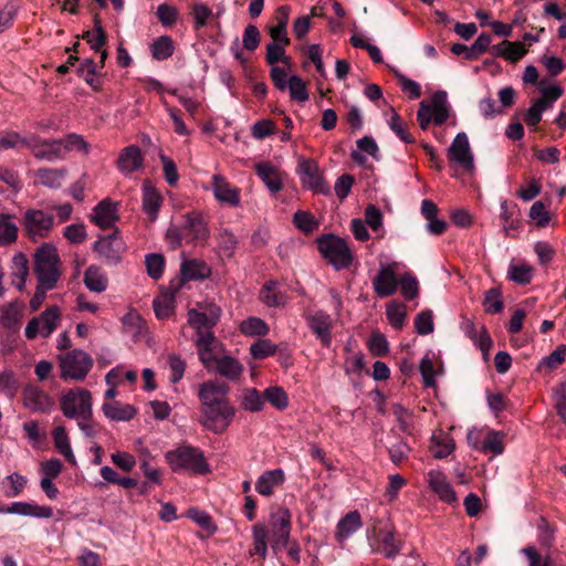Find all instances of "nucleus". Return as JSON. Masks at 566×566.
Returning a JSON list of instances; mask_svg holds the SVG:
<instances>
[{"instance_id":"40","label":"nucleus","mask_w":566,"mask_h":566,"mask_svg":"<svg viewBox=\"0 0 566 566\" xmlns=\"http://www.w3.org/2000/svg\"><path fill=\"white\" fill-rule=\"evenodd\" d=\"M290 8L286 6L280 7L277 10V24L270 28V35L274 41H280L283 44H289L290 40L286 35V25L289 22Z\"/></svg>"},{"instance_id":"61","label":"nucleus","mask_w":566,"mask_h":566,"mask_svg":"<svg viewBox=\"0 0 566 566\" xmlns=\"http://www.w3.org/2000/svg\"><path fill=\"white\" fill-rule=\"evenodd\" d=\"M29 142H31V135L23 137L19 133L8 132L3 136H0V150L21 146L29 148Z\"/></svg>"},{"instance_id":"35","label":"nucleus","mask_w":566,"mask_h":566,"mask_svg":"<svg viewBox=\"0 0 566 566\" xmlns=\"http://www.w3.org/2000/svg\"><path fill=\"white\" fill-rule=\"evenodd\" d=\"M28 259L23 253H17L12 258L11 274L12 284L22 291L25 286V281L29 275Z\"/></svg>"},{"instance_id":"6","label":"nucleus","mask_w":566,"mask_h":566,"mask_svg":"<svg viewBox=\"0 0 566 566\" xmlns=\"http://www.w3.org/2000/svg\"><path fill=\"white\" fill-rule=\"evenodd\" d=\"M59 359L61 378L65 380H84L93 366L92 357L81 349H73L65 355H60Z\"/></svg>"},{"instance_id":"12","label":"nucleus","mask_w":566,"mask_h":566,"mask_svg":"<svg viewBox=\"0 0 566 566\" xmlns=\"http://www.w3.org/2000/svg\"><path fill=\"white\" fill-rule=\"evenodd\" d=\"M230 387L228 384L219 380H207L198 387V398L201 408L218 406L221 403L230 402L229 400Z\"/></svg>"},{"instance_id":"52","label":"nucleus","mask_w":566,"mask_h":566,"mask_svg":"<svg viewBox=\"0 0 566 566\" xmlns=\"http://www.w3.org/2000/svg\"><path fill=\"white\" fill-rule=\"evenodd\" d=\"M431 452L434 458H447L454 450V442L449 437H433L431 441Z\"/></svg>"},{"instance_id":"19","label":"nucleus","mask_w":566,"mask_h":566,"mask_svg":"<svg viewBox=\"0 0 566 566\" xmlns=\"http://www.w3.org/2000/svg\"><path fill=\"white\" fill-rule=\"evenodd\" d=\"M23 406L31 412H49L54 406L53 399L41 388L29 385L22 392Z\"/></svg>"},{"instance_id":"64","label":"nucleus","mask_w":566,"mask_h":566,"mask_svg":"<svg viewBox=\"0 0 566 566\" xmlns=\"http://www.w3.org/2000/svg\"><path fill=\"white\" fill-rule=\"evenodd\" d=\"M549 107L546 98L537 99L526 112L525 122L530 126H536L541 119L543 112Z\"/></svg>"},{"instance_id":"9","label":"nucleus","mask_w":566,"mask_h":566,"mask_svg":"<svg viewBox=\"0 0 566 566\" xmlns=\"http://www.w3.org/2000/svg\"><path fill=\"white\" fill-rule=\"evenodd\" d=\"M297 174L304 188L317 193L329 195V187L324 181L315 160L302 158L298 161Z\"/></svg>"},{"instance_id":"50","label":"nucleus","mask_w":566,"mask_h":566,"mask_svg":"<svg viewBox=\"0 0 566 566\" xmlns=\"http://www.w3.org/2000/svg\"><path fill=\"white\" fill-rule=\"evenodd\" d=\"M19 389L18 379L12 370L0 373V395L7 398H13Z\"/></svg>"},{"instance_id":"31","label":"nucleus","mask_w":566,"mask_h":566,"mask_svg":"<svg viewBox=\"0 0 566 566\" xmlns=\"http://www.w3.org/2000/svg\"><path fill=\"white\" fill-rule=\"evenodd\" d=\"M260 300L269 307H280L287 303V295L276 281L266 282L260 291Z\"/></svg>"},{"instance_id":"38","label":"nucleus","mask_w":566,"mask_h":566,"mask_svg":"<svg viewBox=\"0 0 566 566\" xmlns=\"http://www.w3.org/2000/svg\"><path fill=\"white\" fill-rule=\"evenodd\" d=\"M180 272L185 281H191L207 277L210 269L205 262L193 259L182 262Z\"/></svg>"},{"instance_id":"37","label":"nucleus","mask_w":566,"mask_h":566,"mask_svg":"<svg viewBox=\"0 0 566 566\" xmlns=\"http://www.w3.org/2000/svg\"><path fill=\"white\" fill-rule=\"evenodd\" d=\"M55 448L72 465H76V459L72 451L66 429L62 426L56 427L52 432Z\"/></svg>"},{"instance_id":"32","label":"nucleus","mask_w":566,"mask_h":566,"mask_svg":"<svg viewBox=\"0 0 566 566\" xmlns=\"http://www.w3.org/2000/svg\"><path fill=\"white\" fill-rule=\"evenodd\" d=\"M35 181L44 187L57 189L67 176L66 168H39L35 172Z\"/></svg>"},{"instance_id":"29","label":"nucleus","mask_w":566,"mask_h":566,"mask_svg":"<svg viewBox=\"0 0 566 566\" xmlns=\"http://www.w3.org/2000/svg\"><path fill=\"white\" fill-rule=\"evenodd\" d=\"M428 482L432 491L437 493L443 502L452 503L455 501V493L443 473L431 470L428 473Z\"/></svg>"},{"instance_id":"2","label":"nucleus","mask_w":566,"mask_h":566,"mask_svg":"<svg viewBox=\"0 0 566 566\" xmlns=\"http://www.w3.org/2000/svg\"><path fill=\"white\" fill-rule=\"evenodd\" d=\"M33 269L38 283L54 289L62 275L61 260L56 248L50 243L41 244L33 254Z\"/></svg>"},{"instance_id":"27","label":"nucleus","mask_w":566,"mask_h":566,"mask_svg":"<svg viewBox=\"0 0 566 566\" xmlns=\"http://www.w3.org/2000/svg\"><path fill=\"white\" fill-rule=\"evenodd\" d=\"M307 323L312 332L321 339L326 347L331 345V316L322 311L307 317Z\"/></svg>"},{"instance_id":"28","label":"nucleus","mask_w":566,"mask_h":566,"mask_svg":"<svg viewBox=\"0 0 566 566\" xmlns=\"http://www.w3.org/2000/svg\"><path fill=\"white\" fill-rule=\"evenodd\" d=\"M161 203L163 197L160 192L149 181H144L143 209L150 221H155L157 219Z\"/></svg>"},{"instance_id":"25","label":"nucleus","mask_w":566,"mask_h":566,"mask_svg":"<svg viewBox=\"0 0 566 566\" xmlns=\"http://www.w3.org/2000/svg\"><path fill=\"white\" fill-rule=\"evenodd\" d=\"M243 370L244 367L238 359L229 355H223L217 358L211 371L218 373L231 381H237Z\"/></svg>"},{"instance_id":"5","label":"nucleus","mask_w":566,"mask_h":566,"mask_svg":"<svg viewBox=\"0 0 566 566\" xmlns=\"http://www.w3.org/2000/svg\"><path fill=\"white\" fill-rule=\"evenodd\" d=\"M235 416V408L231 402L221 403L200 409L199 422L207 430L221 434L223 433Z\"/></svg>"},{"instance_id":"18","label":"nucleus","mask_w":566,"mask_h":566,"mask_svg":"<svg viewBox=\"0 0 566 566\" xmlns=\"http://www.w3.org/2000/svg\"><path fill=\"white\" fill-rule=\"evenodd\" d=\"M448 157L468 171L474 169V158L465 133H459L454 137L448 149Z\"/></svg>"},{"instance_id":"54","label":"nucleus","mask_w":566,"mask_h":566,"mask_svg":"<svg viewBox=\"0 0 566 566\" xmlns=\"http://www.w3.org/2000/svg\"><path fill=\"white\" fill-rule=\"evenodd\" d=\"M400 285L401 294L405 300L410 301L418 296L419 294V283L415 275L410 273L403 274L398 282V286Z\"/></svg>"},{"instance_id":"7","label":"nucleus","mask_w":566,"mask_h":566,"mask_svg":"<svg viewBox=\"0 0 566 566\" xmlns=\"http://www.w3.org/2000/svg\"><path fill=\"white\" fill-rule=\"evenodd\" d=\"M61 410L66 418L78 419L93 416L91 392L83 388L70 389L61 398Z\"/></svg>"},{"instance_id":"49","label":"nucleus","mask_w":566,"mask_h":566,"mask_svg":"<svg viewBox=\"0 0 566 566\" xmlns=\"http://www.w3.org/2000/svg\"><path fill=\"white\" fill-rule=\"evenodd\" d=\"M240 331L248 336H264L269 333L268 324L259 317H250L240 324Z\"/></svg>"},{"instance_id":"36","label":"nucleus","mask_w":566,"mask_h":566,"mask_svg":"<svg viewBox=\"0 0 566 566\" xmlns=\"http://www.w3.org/2000/svg\"><path fill=\"white\" fill-rule=\"evenodd\" d=\"M84 283L90 291L102 293L107 289L108 281L101 268L90 265L84 273Z\"/></svg>"},{"instance_id":"23","label":"nucleus","mask_w":566,"mask_h":566,"mask_svg":"<svg viewBox=\"0 0 566 566\" xmlns=\"http://www.w3.org/2000/svg\"><path fill=\"white\" fill-rule=\"evenodd\" d=\"M255 172L270 192L276 193L282 189L280 170L269 161H260L254 166Z\"/></svg>"},{"instance_id":"44","label":"nucleus","mask_w":566,"mask_h":566,"mask_svg":"<svg viewBox=\"0 0 566 566\" xmlns=\"http://www.w3.org/2000/svg\"><path fill=\"white\" fill-rule=\"evenodd\" d=\"M386 316L388 322L395 329H400L405 324L407 308L402 303L391 301L386 306Z\"/></svg>"},{"instance_id":"46","label":"nucleus","mask_w":566,"mask_h":566,"mask_svg":"<svg viewBox=\"0 0 566 566\" xmlns=\"http://www.w3.org/2000/svg\"><path fill=\"white\" fill-rule=\"evenodd\" d=\"M504 434L495 431L489 430L486 436L481 444V452L488 453L491 452L494 455L502 454L504 451Z\"/></svg>"},{"instance_id":"43","label":"nucleus","mask_w":566,"mask_h":566,"mask_svg":"<svg viewBox=\"0 0 566 566\" xmlns=\"http://www.w3.org/2000/svg\"><path fill=\"white\" fill-rule=\"evenodd\" d=\"M294 226L305 234H311L319 227L318 220L305 210H297L293 216Z\"/></svg>"},{"instance_id":"30","label":"nucleus","mask_w":566,"mask_h":566,"mask_svg":"<svg viewBox=\"0 0 566 566\" xmlns=\"http://www.w3.org/2000/svg\"><path fill=\"white\" fill-rule=\"evenodd\" d=\"M102 410L111 421H129L136 415L134 406L117 400L103 403Z\"/></svg>"},{"instance_id":"13","label":"nucleus","mask_w":566,"mask_h":566,"mask_svg":"<svg viewBox=\"0 0 566 566\" xmlns=\"http://www.w3.org/2000/svg\"><path fill=\"white\" fill-rule=\"evenodd\" d=\"M94 251L98 253L99 258L104 259L108 264H117L125 250V243L119 235L118 230L112 234L101 237L93 247Z\"/></svg>"},{"instance_id":"60","label":"nucleus","mask_w":566,"mask_h":566,"mask_svg":"<svg viewBox=\"0 0 566 566\" xmlns=\"http://www.w3.org/2000/svg\"><path fill=\"white\" fill-rule=\"evenodd\" d=\"M287 88L290 91L291 98L294 101L306 102L310 97L305 82L297 75H292L289 78Z\"/></svg>"},{"instance_id":"34","label":"nucleus","mask_w":566,"mask_h":566,"mask_svg":"<svg viewBox=\"0 0 566 566\" xmlns=\"http://www.w3.org/2000/svg\"><path fill=\"white\" fill-rule=\"evenodd\" d=\"M433 123L442 125L450 115V105L448 103V95L444 91H437L432 98L431 105Z\"/></svg>"},{"instance_id":"57","label":"nucleus","mask_w":566,"mask_h":566,"mask_svg":"<svg viewBox=\"0 0 566 566\" xmlns=\"http://www.w3.org/2000/svg\"><path fill=\"white\" fill-rule=\"evenodd\" d=\"M280 41H274L266 45V62L271 65L275 64L279 61H282L285 64H290V57L285 55L284 46Z\"/></svg>"},{"instance_id":"39","label":"nucleus","mask_w":566,"mask_h":566,"mask_svg":"<svg viewBox=\"0 0 566 566\" xmlns=\"http://www.w3.org/2000/svg\"><path fill=\"white\" fill-rule=\"evenodd\" d=\"M238 240L228 230H221L217 237V252L221 259H231L235 252Z\"/></svg>"},{"instance_id":"10","label":"nucleus","mask_w":566,"mask_h":566,"mask_svg":"<svg viewBox=\"0 0 566 566\" xmlns=\"http://www.w3.org/2000/svg\"><path fill=\"white\" fill-rule=\"evenodd\" d=\"M193 342L199 360L208 371H211L218 355L224 350L222 344L218 342L213 332H200Z\"/></svg>"},{"instance_id":"4","label":"nucleus","mask_w":566,"mask_h":566,"mask_svg":"<svg viewBox=\"0 0 566 566\" xmlns=\"http://www.w3.org/2000/svg\"><path fill=\"white\" fill-rule=\"evenodd\" d=\"M317 248L323 255L336 270L349 268L353 262V252L346 240L334 235L324 234L317 239Z\"/></svg>"},{"instance_id":"48","label":"nucleus","mask_w":566,"mask_h":566,"mask_svg":"<svg viewBox=\"0 0 566 566\" xmlns=\"http://www.w3.org/2000/svg\"><path fill=\"white\" fill-rule=\"evenodd\" d=\"M241 406L244 410L256 412L262 410L264 400L254 388L244 389L240 396Z\"/></svg>"},{"instance_id":"24","label":"nucleus","mask_w":566,"mask_h":566,"mask_svg":"<svg viewBox=\"0 0 566 566\" xmlns=\"http://www.w3.org/2000/svg\"><path fill=\"white\" fill-rule=\"evenodd\" d=\"M285 481V474L282 469H274L263 472L255 482V490L263 496H270L274 490Z\"/></svg>"},{"instance_id":"58","label":"nucleus","mask_w":566,"mask_h":566,"mask_svg":"<svg viewBox=\"0 0 566 566\" xmlns=\"http://www.w3.org/2000/svg\"><path fill=\"white\" fill-rule=\"evenodd\" d=\"M483 305L486 313L496 314L502 312L503 301L501 291L497 287H493L486 291Z\"/></svg>"},{"instance_id":"63","label":"nucleus","mask_w":566,"mask_h":566,"mask_svg":"<svg viewBox=\"0 0 566 566\" xmlns=\"http://www.w3.org/2000/svg\"><path fill=\"white\" fill-rule=\"evenodd\" d=\"M395 76L398 78L401 90L408 94L410 98L416 99L421 96V86L418 82L406 77L398 70L390 67Z\"/></svg>"},{"instance_id":"42","label":"nucleus","mask_w":566,"mask_h":566,"mask_svg":"<svg viewBox=\"0 0 566 566\" xmlns=\"http://www.w3.org/2000/svg\"><path fill=\"white\" fill-rule=\"evenodd\" d=\"M60 308L57 306H51L38 316L42 337L46 338L55 331L60 323Z\"/></svg>"},{"instance_id":"33","label":"nucleus","mask_w":566,"mask_h":566,"mask_svg":"<svg viewBox=\"0 0 566 566\" xmlns=\"http://www.w3.org/2000/svg\"><path fill=\"white\" fill-rule=\"evenodd\" d=\"M11 509L14 515L36 518H51L53 516V510L50 506L31 502H13L11 503Z\"/></svg>"},{"instance_id":"56","label":"nucleus","mask_w":566,"mask_h":566,"mask_svg":"<svg viewBox=\"0 0 566 566\" xmlns=\"http://www.w3.org/2000/svg\"><path fill=\"white\" fill-rule=\"evenodd\" d=\"M122 323L127 333L138 335L145 327V322L135 310H129L122 318Z\"/></svg>"},{"instance_id":"1","label":"nucleus","mask_w":566,"mask_h":566,"mask_svg":"<svg viewBox=\"0 0 566 566\" xmlns=\"http://www.w3.org/2000/svg\"><path fill=\"white\" fill-rule=\"evenodd\" d=\"M208 237V224L202 214L197 211L187 213L180 226H170L166 233V239L172 249L181 247L184 242L203 241Z\"/></svg>"},{"instance_id":"26","label":"nucleus","mask_w":566,"mask_h":566,"mask_svg":"<svg viewBox=\"0 0 566 566\" xmlns=\"http://www.w3.org/2000/svg\"><path fill=\"white\" fill-rule=\"evenodd\" d=\"M490 52L493 56L503 57L511 63H515L527 53V50L521 42L504 40L499 44L492 45Z\"/></svg>"},{"instance_id":"11","label":"nucleus","mask_w":566,"mask_h":566,"mask_svg":"<svg viewBox=\"0 0 566 566\" xmlns=\"http://www.w3.org/2000/svg\"><path fill=\"white\" fill-rule=\"evenodd\" d=\"M369 545L373 552L380 553L388 559L398 556L402 548V542L396 537L394 527L382 528L378 534L369 536Z\"/></svg>"},{"instance_id":"16","label":"nucleus","mask_w":566,"mask_h":566,"mask_svg":"<svg viewBox=\"0 0 566 566\" xmlns=\"http://www.w3.org/2000/svg\"><path fill=\"white\" fill-rule=\"evenodd\" d=\"M29 149L35 158L50 163L62 160L65 157L61 139L44 140L32 134L31 142H29Z\"/></svg>"},{"instance_id":"14","label":"nucleus","mask_w":566,"mask_h":566,"mask_svg":"<svg viewBox=\"0 0 566 566\" xmlns=\"http://www.w3.org/2000/svg\"><path fill=\"white\" fill-rule=\"evenodd\" d=\"M221 310L216 304H208L202 310L191 308L188 312V323L196 331V335L205 332H212V327L220 319Z\"/></svg>"},{"instance_id":"55","label":"nucleus","mask_w":566,"mask_h":566,"mask_svg":"<svg viewBox=\"0 0 566 566\" xmlns=\"http://www.w3.org/2000/svg\"><path fill=\"white\" fill-rule=\"evenodd\" d=\"M264 398L276 409L283 410L289 406V397L284 389L279 386L269 387L264 390Z\"/></svg>"},{"instance_id":"15","label":"nucleus","mask_w":566,"mask_h":566,"mask_svg":"<svg viewBox=\"0 0 566 566\" xmlns=\"http://www.w3.org/2000/svg\"><path fill=\"white\" fill-rule=\"evenodd\" d=\"M397 263L380 264L378 273L373 279V287L377 296L384 298L394 295L398 289L396 275Z\"/></svg>"},{"instance_id":"17","label":"nucleus","mask_w":566,"mask_h":566,"mask_svg":"<svg viewBox=\"0 0 566 566\" xmlns=\"http://www.w3.org/2000/svg\"><path fill=\"white\" fill-rule=\"evenodd\" d=\"M291 533V514L287 510H279L271 515L272 548L281 549L286 546Z\"/></svg>"},{"instance_id":"47","label":"nucleus","mask_w":566,"mask_h":566,"mask_svg":"<svg viewBox=\"0 0 566 566\" xmlns=\"http://www.w3.org/2000/svg\"><path fill=\"white\" fill-rule=\"evenodd\" d=\"M358 150L353 151V158L359 165L364 164V156L360 153L370 155L373 158L378 159V146L373 137L365 136L357 140Z\"/></svg>"},{"instance_id":"21","label":"nucleus","mask_w":566,"mask_h":566,"mask_svg":"<svg viewBox=\"0 0 566 566\" xmlns=\"http://www.w3.org/2000/svg\"><path fill=\"white\" fill-rule=\"evenodd\" d=\"M90 220L101 229L113 228L118 220L117 203L109 199L102 200L93 208Z\"/></svg>"},{"instance_id":"59","label":"nucleus","mask_w":566,"mask_h":566,"mask_svg":"<svg viewBox=\"0 0 566 566\" xmlns=\"http://www.w3.org/2000/svg\"><path fill=\"white\" fill-rule=\"evenodd\" d=\"M269 536L268 528L262 524L253 526V544L255 554L265 557L268 553L266 539Z\"/></svg>"},{"instance_id":"20","label":"nucleus","mask_w":566,"mask_h":566,"mask_svg":"<svg viewBox=\"0 0 566 566\" xmlns=\"http://www.w3.org/2000/svg\"><path fill=\"white\" fill-rule=\"evenodd\" d=\"M211 190L219 203L230 207H238L240 205V190L232 186L223 176H212Z\"/></svg>"},{"instance_id":"62","label":"nucleus","mask_w":566,"mask_h":566,"mask_svg":"<svg viewBox=\"0 0 566 566\" xmlns=\"http://www.w3.org/2000/svg\"><path fill=\"white\" fill-rule=\"evenodd\" d=\"M507 276L518 284H527L531 282L533 273L531 266L526 264H511Z\"/></svg>"},{"instance_id":"53","label":"nucleus","mask_w":566,"mask_h":566,"mask_svg":"<svg viewBox=\"0 0 566 566\" xmlns=\"http://www.w3.org/2000/svg\"><path fill=\"white\" fill-rule=\"evenodd\" d=\"M153 56L158 60H167L174 53V44L169 36L164 35L158 38L151 45Z\"/></svg>"},{"instance_id":"45","label":"nucleus","mask_w":566,"mask_h":566,"mask_svg":"<svg viewBox=\"0 0 566 566\" xmlns=\"http://www.w3.org/2000/svg\"><path fill=\"white\" fill-rule=\"evenodd\" d=\"M18 227L10 214L0 216V245H7L17 240Z\"/></svg>"},{"instance_id":"22","label":"nucleus","mask_w":566,"mask_h":566,"mask_svg":"<svg viewBox=\"0 0 566 566\" xmlns=\"http://www.w3.org/2000/svg\"><path fill=\"white\" fill-rule=\"evenodd\" d=\"M144 157L138 146L125 147L117 159V168L124 175H129L143 167Z\"/></svg>"},{"instance_id":"51","label":"nucleus","mask_w":566,"mask_h":566,"mask_svg":"<svg viewBox=\"0 0 566 566\" xmlns=\"http://www.w3.org/2000/svg\"><path fill=\"white\" fill-rule=\"evenodd\" d=\"M87 43L91 45V49L95 52H99L102 48L106 43V34L105 31L97 18H95L94 21V29L91 31H87L84 35Z\"/></svg>"},{"instance_id":"3","label":"nucleus","mask_w":566,"mask_h":566,"mask_svg":"<svg viewBox=\"0 0 566 566\" xmlns=\"http://www.w3.org/2000/svg\"><path fill=\"white\" fill-rule=\"evenodd\" d=\"M165 458L174 472H189L191 474H207L210 465L203 452L192 446H180L166 452Z\"/></svg>"},{"instance_id":"41","label":"nucleus","mask_w":566,"mask_h":566,"mask_svg":"<svg viewBox=\"0 0 566 566\" xmlns=\"http://www.w3.org/2000/svg\"><path fill=\"white\" fill-rule=\"evenodd\" d=\"M361 527V517L357 511L346 514L337 524V535L344 539Z\"/></svg>"},{"instance_id":"8","label":"nucleus","mask_w":566,"mask_h":566,"mask_svg":"<svg viewBox=\"0 0 566 566\" xmlns=\"http://www.w3.org/2000/svg\"><path fill=\"white\" fill-rule=\"evenodd\" d=\"M55 223V216L45 210L29 209L23 216V230L33 241L46 238Z\"/></svg>"}]
</instances>
